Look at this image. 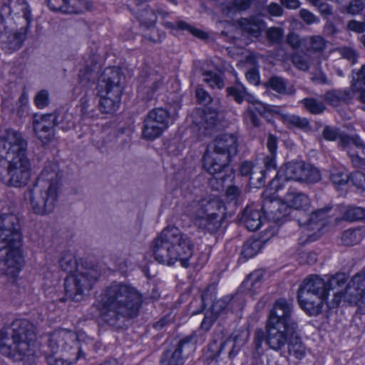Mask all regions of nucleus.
<instances>
[{"label":"nucleus","mask_w":365,"mask_h":365,"mask_svg":"<svg viewBox=\"0 0 365 365\" xmlns=\"http://www.w3.org/2000/svg\"><path fill=\"white\" fill-rule=\"evenodd\" d=\"M344 273H337L327 279L317 275L306 278L298 290L300 307L309 316H317L327 306L329 309L339 306L342 299L340 289L346 282Z\"/></svg>","instance_id":"7ed1b4c3"},{"label":"nucleus","mask_w":365,"mask_h":365,"mask_svg":"<svg viewBox=\"0 0 365 365\" xmlns=\"http://www.w3.org/2000/svg\"><path fill=\"white\" fill-rule=\"evenodd\" d=\"M192 250L193 243L190 237L175 227L165 228L153 243L155 259L166 265L180 262L183 267H202L208 259L207 255L202 254L195 259Z\"/></svg>","instance_id":"20e7f679"},{"label":"nucleus","mask_w":365,"mask_h":365,"mask_svg":"<svg viewBox=\"0 0 365 365\" xmlns=\"http://www.w3.org/2000/svg\"><path fill=\"white\" fill-rule=\"evenodd\" d=\"M297 329L266 324L265 341L274 351H279L293 338Z\"/></svg>","instance_id":"dca6fc26"},{"label":"nucleus","mask_w":365,"mask_h":365,"mask_svg":"<svg viewBox=\"0 0 365 365\" xmlns=\"http://www.w3.org/2000/svg\"><path fill=\"white\" fill-rule=\"evenodd\" d=\"M262 242L259 240H249L243 245L242 254L246 258L255 256L262 247Z\"/></svg>","instance_id":"79ce46f5"},{"label":"nucleus","mask_w":365,"mask_h":365,"mask_svg":"<svg viewBox=\"0 0 365 365\" xmlns=\"http://www.w3.org/2000/svg\"><path fill=\"white\" fill-rule=\"evenodd\" d=\"M365 86V65L362 66L361 69L356 73V78L353 80L351 89L353 92H359Z\"/></svg>","instance_id":"603ef678"},{"label":"nucleus","mask_w":365,"mask_h":365,"mask_svg":"<svg viewBox=\"0 0 365 365\" xmlns=\"http://www.w3.org/2000/svg\"><path fill=\"white\" fill-rule=\"evenodd\" d=\"M261 210H263L264 212L266 213L269 217L273 219L272 215H270L269 213L267 212V210L264 208V205L260 209L257 208L254 205L247 206L242 212L241 222L248 230L254 232L258 230L262 225L264 217Z\"/></svg>","instance_id":"393cba45"},{"label":"nucleus","mask_w":365,"mask_h":365,"mask_svg":"<svg viewBox=\"0 0 365 365\" xmlns=\"http://www.w3.org/2000/svg\"><path fill=\"white\" fill-rule=\"evenodd\" d=\"M349 180L359 189L365 190V174L360 171L352 173L349 175Z\"/></svg>","instance_id":"4d7b16f0"},{"label":"nucleus","mask_w":365,"mask_h":365,"mask_svg":"<svg viewBox=\"0 0 365 365\" xmlns=\"http://www.w3.org/2000/svg\"><path fill=\"white\" fill-rule=\"evenodd\" d=\"M264 278V272L262 270H255L252 272L242 283L239 291L235 299H240L241 295L245 294L248 297H253L258 293Z\"/></svg>","instance_id":"a878e982"},{"label":"nucleus","mask_w":365,"mask_h":365,"mask_svg":"<svg viewBox=\"0 0 365 365\" xmlns=\"http://www.w3.org/2000/svg\"><path fill=\"white\" fill-rule=\"evenodd\" d=\"M0 353L14 361H29L37 355L36 332L28 319H16L0 330Z\"/></svg>","instance_id":"39448f33"},{"label":"nucleus","mask_w":365,"mask_h":365,"mask_svg":"<svg viewBox=\"0 0 365 365\" xmlns=\"http://www.w3.org/2000/svg\"><path fill=\"white\" fill-rule=\"evenodd\" d=\"M339 52L341 56L349 61L351 63H355L357 61L358 55L356 51L350 47H342L339 48Z\"/></svg>","instance_id":"13d9d810"},{"label":"nucleus","mask_w":365,"mask_h":365,"mask_svg":"<svg viewBox=\"0 0 365 365\" xmlns=\"http://www.w3.org/2000/svg\"><path fill=\"white\" fill-rule=\"evenodd\" d=\"M301 18L308 24L319 22V19L312 13L306 9H302L299 12Z\"/></svg>","instance_id":"338daca9"},{"label":"nucleus","mask_w":365,"mask_h":365,"mask_svg":"<svg viewBox=\"0 0 365 365\" xmlns=\"http://www.w3.org/2000/svg\"><path fill=\"white\" fill-rule=\"evenodd\" d=\"M302 178L301 182L314 183L321 180V174L317 168L304 163V169Z\"/></svg>","instance_id":"c03bdc74"},{"label":"nucleus","mask_w":365,"mask_h":365,"mask_svg":"<svg viewBox=\"0 0 365 365\" xmlns=\"http://www.w3.org/2000/svg\"><path fill=\"white\" fill-rule=\"evenodd\" d=\"M364 9L362 0H352L346 7V12L356 15L359 14Z\"/></svg>","instance_id":"e2e57ef3"},{"label":"nucleus","mask_w":365,"mask_h":365,"mask_svg":"<svg viewBox=\"0 0 365 365\" xmlns=\"http://www.w3.org/2000/svg\"><path fill=\"white\" fill-rule=\"evenodd\" d=\"M237 140L232 134H222L210 143L203 156V168L210 175L222 181L226 179L227 164L231 156L237 153Z\"/></svg>","instance_id":"0eeeda50"},{"label":"nucleus","mask_w":365,"mask_h":365,"mask_svg":"<svg viewBox=\"0 0 365 365\" xmlns=\"http://www.w3.org/2000/svg\"><path fill=\"white\" fill-rule=\"evenodd\" d=\"M227 91L228 95L232 96L238 103H242L244 100L248 102H255V97L249 93L242 84H237L234 87H229L227 88Z\"/></svg>","instance_id":"4c0bfd02"},{"label":"nucleus","mask_w":365,"mask_h":365,"mask_svg":"<svg viewBox=\"0 0 365 365\" xmlns=\"http://www.w3.org/2000/svg\"><path fill=\"white\" fill-rule=\"evenodd\" d=\"M250 331L248 329H239L235 331L232 335L226 339L220 346L216 359H217L222 354H227V357L232 360L240 352L248 341Z\"/></svg>","instance_id":"412c9836"},{"label":"nucleus","mask_w":365,"mask_h":365,"mask_svg":"<svg viewBox=\"0 0 365 365\" xmlns=\"http://www.w3.org/2000/svg\"><path fill=\"white\" fill-rule=\"evenodd\" d=\"M353 93L349 89H333L326 92L324 99L330 106L337 107L349 103L353 98Z\"/></svg>","instance_id":"c756f323"},{"label":"nucleus","mask_w":365,"mask_h":365,"mask_svg":"<svg viewBox=\"0 0 365 365\" xmlns=\"http://www.w3.org/2000/svg\"><path fill=\"white\" fill-rule=\"evenodd\" d=\"M283 123L288 128H297L303 130H310V123L307 118L299 115L285 114L282 116Z\"/></svg>","instance_id":"c9c22d12"},{"label":"nucleus","mask_w":365,"mask_h":365,"mask_svg":"<svg viewBox=\"0 0 365 365\" xmlns=\"http://www.w3.org/2000/svg\"><path fill=\"white\" fill-rule=\"evenodd\" d=\"M204 79L203 81L208 83L210 87L215 88H222L224 87L225 83L223 79L220 76L212 73V72H205L204 73Z\"/></svg>","instance_id":"49530a36"},{"label":"nucleus","mask_w":365,"mask_h":365,"mask_svg":"<svg viewBox=\"0 0 365 365\" xmlns=\"http://www.w3.org/2000/svg\"><path fill=\"white\" fill-rule=\"evenodd\" d=\"M85 8L84 0H67V14L81 13Z\"/></svg>","instance_id":"6e6d98bb"},{"label":"nucleus","mask_w":365,"mask_h":365,"mask_svg":"<svg viewBox=\"0 0 365 365\" xmlns=\"http://www.w3.org/2000/svg\"><path fill=\"white\" fill-rule=\"evenodd\" d=\"M322 135L325 140L329 141H334L339 138V143H340L341 138L342 137L348 136L347 135H341L338 128L331 126H325L323 130ZM339 145L340 146L339 144Z\"/></svg>","instance_id":"3c124183"},{"label":"nucleus","mask_w":365,"mask_h":365,"mask_svg":"<svg viewBox=\"0 0 365 365\" xmlns=\"http://www.w3.org/2000/svg\"><path fill=\"white\" fill-rule=\"evenodd\" d=\"M292 303L285 299L276 300L269 312L267 324L297 329V324L292 318Z\"/></svg>","instance_id":"2eb2a0df"},{"label":"nucleus","mask_w":365,"mask_h":365,"mask_svg":"<svg viewBox=\"0 0 365 365\" xmlns=\"http://www.w3.org/2000/svg\"><path fill=\"white\" fill-rule=\"evenodd\" d=\"M31 177L27 140L17 130H5L0 133V180L6 186L21 188Z\"/></svg>","instance_id":"f257e3e1"},{"label":"nucleus","mask_w":365,"mask_h":365,"mask_svg":"<svg viewBox=\"0 0 365 365\" xmlns=\"http://www.w3.org/2000/svg\"><path fill=\"white\" fill-rule=\"evenodd\" d=\"M217 112L211 108L197 110L192 115V123L196 125L202 135H210L217 125Z\"/></svg>","instance_id":"b1692460"},{"label":"nucleus","mask_w":365,"mask_h":365,"mask_svg":"<svg viewBox=\"0 0 365 365\" xmlns=\"http://www.w3.org/2000/svg\"><path fill=\"white\" fill-rule=\"evenodd\" d=\"M269 190H265L264 197V208L272 215L274 221H280L284 217L290 213V209L306 211L311 206V200L309 196L294 189H289L284 195L283 201L272 196Z\"/></svg>","instance_id":"9d476101"},{"label":"nucleus","mask_w":365,"mask_h":365,"mask_svg":"<svg viewBox=\"0 0 365 365\" xmlns=\"http://www.w3.org/2000/svg\"><path fill=\"white\" fill-rule=\"evenodd\" d=\"M76 333L66 329H58L51 333L47 340V349L42 352L46 356L50 365H56L57 359L53 355L61 351L63 356L68 357L69 364H74L81 356V348L78 346Z\"/></svg>","instance_id":"9b49d317"},{"label":"nucleus","mask_w":365,"mask_h":365,"mask_svg":"<svg viewBox=\"0 0 365 365\" xmlns=\"http://www.w3.org/2000/svg\"><path fill=\"white\" fill-rule=\"evenodd\" d=\"M341 295L351 304L365 303V275L362 271L352 277Z\"/></svg>","instance_id":"5701e85b"},{"label":"nucleus","mask_w":365,"mask_h":365,"mask_svg":"<svg viewBox=\"0 0 365 365\" xmlns=\"http://www.w3.org/2000/svg\"><path fill=\"white\" fill-rule=\"evenodd\" d=\"M99 277L100 272L96 268L81 266L75 273L66 278L64 287L66 296L73 301L82 300Z\"/></svg>","instance_id":"f8f14e48"},{"label":"nucleus","mask_w":365,"mask_h":365,"mask_svg":"<svg viewBox=\"0 0 365 365\" xmlns=\"http://www.w3.org/2000/svg\"><path fill=\"white\" fill-rule=\"evenodd\" d=\"M58 263L62 270L71 274L75 273L78 268L83 266L78 264L74 255L69 251L61 253Z\"/></svg>","instance_id":"473e14b6"},{"label":"nucleus","mask_w":365,"mask_h":365,"mask_svg":"<svg viewBox=\"0 0 365 365\" xmlns=\"http://www.w3.org/2000/svg\"><path fill=\"white\" fill-rule=\"evenodd\" d=\"M302 103L304 108L312 114H320L325 110L324 104L312 98H304Z\"/></svg>","instance_id":"a18cd8bd"},{"label":"nucleus","mask_w":365,"mask_h":365,"mask_svg":"<svg viewBox=\"0 0 365 365\" xmlns=\"http://www.w3.org/2000/svg\"><path fill=\"white\" fill-rule=\"evenodd\" d=\"M339 145L347 152L354 166L365 165V143L359 135L342 137Z\"/></svg>","instance_id":"a211bd4d"},{"label":"nucleus","mask_w":365,"mask_h":365,"mask_svg":"<svg viewBox=\"0 0 365 365\" xmlns=\"http://www.w3.org/2000/svg\"><path fill=\"white\" fill-rule=\"evenodd\" d=\"M289 353L297 359H301L306 354V348L297 337H294L288 342Z\"/></svg>","instance_id":"37998d69"},{"label":"nucleus","mask_w":365,"mask_h":365,"mask_svg":"<svg viewBox=\"0 0 365 365\" xmlns=\"http://www.w3.org/2000/svg\"><path fill=\"white\" fill-rule=\"evenodd\" d=\"M48 6L54 11L67 14V0H48Z\"/></svg>","instance_id":"bf43d9fd"},{"label":"nucleus","mask_w":365,"mask_h":365,"mask_svg":"<svg viewBox=\"0 0 365 365\" xmlns=\"http://www.w3.org/2000/svg\"><path fill=\"white\" fill-rule=\"evenodd\" d=\"M23 12V19L26 26L21 27L18 31H6L0 34V41L9 46L10 49L16 50L20 48L26 38L27 29L31 21V14L29 6L26 3H23L21 8Z\"/></svg>","instance_id":"4be33fe9"},{"label":"nucleus","mask_w":365,"mask_h":365,"mask_svg":"<svg viewBox=\"0 0 365 365\" xmlns=\"http://www.w3.org/2000/svg\"><path fill=\"white\" fill-rule=\"evenodd\" d=\"M304 169V162H289L277 171L276 177L271 181V189L278 191L282 189L281 182L294 180L301 182Z\"/></svg>","instance_id":"aec40b11"},{"label":"nucleus","mask_w":365,"mask_h":365,"mask_svg":"<svg viewBox=\"0 0 365 365\" xmlns=\"http://www.w3.org/2000/svg\"><path fill=\"white\" fill-rule=\"evenodd\" d=\"M122 80L120 71L116 67L107 68L101 75L97 91L102 113H111L118 108L123 92Z\"/></svg>","instance_id":"1a4fd4ad"},{"label":"nucleus","mask_w":365,"mask_h":365,"mask_svg":"<svg viewBox=\"0 0 365 365\" xmlns=\"http://www.w3.org/2000/svg\"><path fill=\"white\" fill-rule=\"evenodd\" d=\"M310 48L314 51H321L325 48V41L319 36H311L309 38Z\"/></svg>","instance_id":"052dcab7"},{"label":"nucleus","mask_w":365,"mask_h":365,"mask_svg":"<svg viewBox=\"0 0 365 365\" xmlns=\"http://www.w3.org/2000/svg\"><path fill=\"white\" fill-rule=\"evenodd\" d=\"M331 207L327 206L312 212L307 220L303 223L299 222L300 226L304 225L307 227L308 230L320 231L327 222V217L328 212L331 210Z\"/></svg>","instance_id":"c85d7f7f"},{"label":"nucleus","mask_w":365,"mask_h":365,"mask_svg":"<svg viewBox=\"0 0 365 365\" xmlns=\"http://www.w3.org/2000/svg\"><path fill=\"white\" fill-rule=\"evenodd\" d=\"M59 116L55 113L44 115H34L33 118V128L36 136L43 144H47L54 137V127L58 123Z\"/></svg>","instance_id":"f3484780"},{"label":"nucleus","mask_w":365,"mask_h":365,"mask_svg":"<svg viewBox=\"0 0 365 365\" xmlns=\"http://www.w3.org/2000/svg\"><path fill=\"white\" fill-rule=\"evenodd\" d=\"M244 121L250 128H256L260 124L259 118L255 111L250 108H248L244 113Z\"/></svg>","instance_id":"5fc2aeb1"},{"label":"nucleus","mask_w":365,"mask_h":365,"mask_svg":"<svg viewBox=\"0 0 365 365\" xmlns=\"http://www.w3.org/2000/svg\"><path fill=\"white\" fill-rule=\"evenodd\" d=\"M143 302V295L135 287L113 282L102 291L96 307L101 318L114 326L121 319L137 317Z\"/></svg>","instance_id":"f03ea898"},{"label":"nucleus","mask_w":365,"mask_h":365,"mask_svg":"<svg viewBox=\"0 0 365 365\" xmlns=\"http://www.w3.org/2000/svg\"><path fill=\"white\" fill-rule=\"evenodd\" d=\"M133 11L141 24L147 27H151L155 24L157 16L155 12L149 9L146 5H143L142 9L137 8Z\"/></svg>","instance_id":"e433bc0d"},{"label":"nucleus","mask_w":365,"mask_h":365,"mask_svg":"<svg viewBox=\"0 0 365 365\" xmlns=\"http://www.w3.org/2000/svg\"><path fill=\"white\" fill-rule=\"evenodd\" d=\"M100 66L97 63V57L93 56L88 59L83 68L81 69L78 74L79 81L83 86L93 81L98 71Z\"/></svg>","instance_id":"7c9ffc66"},{"label":"nucleus","mask_w":365,"mask_h":365,"mask_svg":"<svg viewBox=\"0 0 365 365\" xmlns=\"http://www.w3.org/2000/svg\"><path fill=\"white\" fill-rule=\"evenodd\" d=\"M222 207L223 204L217 197L210 195H198L188 203L186 212L196 226L212 233L222 225L219 213Z\"/></svg>","instance_id":"6e6552de"},{"label":"nucleus","mask_w":365,"mask_h":365,"mask_svg":"<svg viewBox=\"0 0 365 365\" xmlns=\"http://www.w3.org/2000/svg\"><path fill=\"white\" fill-rule=\"evenodd\" d=\"M164 25L166 28L170 29L186 30L193 36L201 39H205L208 37V34L207 33L182 21H180L176 23L166 21L164 23Z\"/></svg>","instance_id":"f704fd0d"},{"label":"nucleus","mask_w":365,"mask_h":365,"mask_svg":"<svg viewBox=\"0 0 365 365\" xmlns=\"http://www.w3.org/2000/svg\"><path fill=\"white\" fill-rule=\"evenodd\" d=\"M240 25L245 31L255 37L260 34L262 27L261 21L255 18L242 19L240 21Z\"/></svg>","instance_id":"ea45409f"},{"label":"nucleus","mask_w":365,"mask_h":365,"mask_svg":"<svg viewBox=\"0 0 365 365\" xmlns=\"http://www.w3.org/2000/svg\"><path fill=\"white\" fill-rule=\"evenodd\" d=\"M196 342L195 334L182 339L173 350L169 349L163 353L160 365H183L184 359L182 356L183 349L194 350Z\"/></svg>","instance_id":"6ab92c4d"},{"label":"nucleus","mask_w":365,"mask_h":365,"mask_svg":"<svg viewBox=\"0 0 365 365\" xmlns=\"http://www.w3.org/2000/svg\"><path fill=\"white\" fill-rule=\"evenodd\" d=\"M283 31L281 29L272 27L267 31V37L272 43H278L281 41Z\"/></svg>","instance_id":"680f3d73"},{"label":"nucleus","mask_w":365,"mask_h":365,"mask_svg":"<svg viewBox=\"0 0 365 365\" xmlns=\"http://www.w3.org/2000/svg\"><path fill=\"white\" fill-rule=\"evenodd\" d=\"M56 115L59 116L58 123H56V125H60L62 130H68L74 127L73 118L71 113H56Z\"/></svg>","instance_id":"de8ad7c7"},{"label":"nucleus","mask_w":365,"mask_h":365,"mask_svg":"<svg viewBox=\"0 0 365 365\" xmlns=\"http://www.w3.org/2000/svg\"><path fill=\"white\" fill-rule=\"evenodd\" d=\"M365 232L361 228L349 229L341 235V242L346 246H352L359 243L364 238Z\"/></svg>","instance_id":"58836bf2"},{"label":"nucleus","mask_w":365,"mask_h":365,"mask_svg":"<svg viewBox=\"0 0 365 365\" xmlns=\"http://www.w3.org/2000/svg\"><path fill=\"white\" fill-rule=\"evenodd\" d=\"M347 29L357 34L364 33L365 31V23L356 20H351L347 24Z\"/></svg>","instance_id":"69168bd1"},{"label":"nucleus","mask_w":365,"mask_h":365,"mask_svg":"<svg viewBox=\"0 0 365 365\" xmlns=\"http://www.w3.org/2000/svg\"><path fill=\"white\" fill-rule=\"evenodd\" d=\"M345 217L350 221L360 220L365 218V208L353 207L345 212Z\"/></svg>","instance_id":"8fccbe9b"},{"label":"nucleus","mask_w":365,"mask_h":365,"mask_svg":"<svg viewBox=\"0 0 365 365\" xmlns=\"http://www.w3.org/2000/svg\"><path fill=\"white\" fill-rule=\"evenodd\" d=\"M253 171L249 177L250 184L255 187H260L264 184L265 173L269 170H267L266 167L255 165L252 168Z\"/></svg>","instance_id":"a19ab883"},{"label":"nucleus","mask_w":365,"mask_h":365,"mask_svg":"<svg viewBox=\"0 0 365 365\" xmlns=\"http://www.w3.org/2000/svg\"><path fill=\"white\" fill-rule=\"evenodd\" d=\"M264 85L266 87L271 88L280 94L292 96L296 92V90L292 85L287 84V81L284 78L278 76H273L270 78Z\"/></svg>","instance_id":"2f4dec72"},{"label":"nucleus","mask_w":365,"mask_h":365,"mask_svg":"<svg viewBox=\"0 0 365 365\" xmlns=\"http://www.w3.org/2000/svg\"><path fill=\"white\" fill-rule=\"evenodd\" d=\"M195 95L197 101L203 105H207L212 102V97L202 88H197L196 89Z\"/></svg>","instance_id":"0e129e2a"},{"label":"nucleus","mask_w":365,"mask_h":365,"mask_svg":"<svg viewBox=\"0 0 365 365\" xmlns=\"http://www.w3.org/2000/svg\"><path fill=\"white\" fill-rule=\"evenodd\" d=\"M34 213L45 215L54 210L58 197V189L35 183L26 193Z\"/></svg>","instance_id":"ddd939ff"},{"label":"nucleus","mask_w":365,"mask_h":365,"mask_svg":"<svg viewBox=\"0 0 365 365\" xmlns=\"http://www.w3.org/2000/svg\"><path fill=\"white\" fill-rule=\"evenodd\" d=\"M19 220L13 214L0 215V270L16 279L25 265L20 248L21 234Z\"/></svg>","instance_id":"423d86ee"},{"label":"nucleus","mask_w":365,"mask_h":365,"mask_svg":"<svg viewBox=\"0 0 365 365\" xmlns=\"http://www.w3.org/2000/svg\"><path fill=\"white\" fill-rule=\"evenodd\" d=\"M330 180L336 186L346 184L349 180V176L342 170H333L330 174Z\"/></svg>","instance_id":"864d4df0"},{"label":"nucleus","mask_w":365,"mask_h":365,"mask_svg":"<svg viewBox=\"0 0 365 365\" xmlns=\"http://www.w3.org/2000/svg\"><path fill=\"white\" fill-rule=\"evenodd\" d=\"M292 61L294 66L302 71H307L309 68L308 61L301 56L294 55Z\"/></svg>","instance_id":"774afa93"},{"label":"nucleus","mask_w":365,"mask_h":365,"mask_svg":"<svg viewBox=\"0 0 365 365\" xmlns=\"http://www.w3.org/2000/svg\"><path fill=\"white\" fill-rule=\"evenodd\" d=\"M161 78L154 73L149 74L138 87V93L143 98L150 100L155 92L161 86Z\"/></svg>","instance_id":"cd10ccee"},{"label":"nucleus","mask_w":365,"mask_h":365,"mask_svg":"<svg viewBox=\"0 0 365 365\" xmlns=\"http://www.w3.org/2000/svg\"><path fill=\"white\" fill-rule=\"evenodd\" d=\"M267 147L269 151V155H267L263 160L267 170H275L276 161L275 155L277 148V138L272 134H269L267 138Z\"/></svg>","instance_id":"72a5a7b5"},{"label":"nucleus","mask_w":365,"mask_h":365,"mask_svg":"<svg viewBox=\"0 0 365 365\" xmlns=\"http://www.w3.org/2000/svg\"><path fill=\"white\" fill-rule=\"evenodd\" d=\"M34 104L39 109H43L48 106L50 102V94L47 90L39 91L35 96Z\"/></svg>","instance_id":"09e8293b"},{"label":"nucleus","mask_w":365,"mask_h":365,"mask_svg":"<svg viewBox=\"0 0 365 365\" xmlns=\"http://www.w3.org/2000/svg\"><path fill=\"white\" fill-rule=\"evenodd\" d=\"M61 178V175L58 163L48 161L46 163L36 182L59 189Z\"/></svg>","instance_id":"bb28decb"},{"label":"nucleus","mask_w":365,"mask_h":365,"mask_svg":"<svg viewBox=\"0 0 365 365\" xmlns=\"http://www.w3.org/2000/svg\"><path fill=\"white\" fill-rule=\"evenodd\" d=\"M170 115L163 108L150 110L144 119L142 136L144 139L153 140L159 138L169 126Z\"/></svg>","instance_id":"4468645a"}]
</instances>
